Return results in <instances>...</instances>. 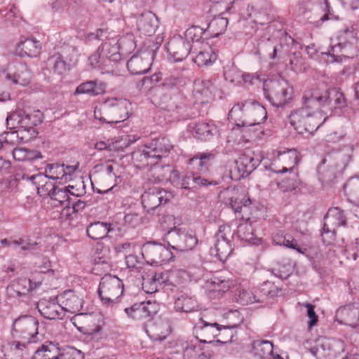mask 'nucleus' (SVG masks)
<instances>
[{"instance_id": "50", "label": "nucleus", "mask_w": 359, "mask_h": 359, "mask_svg": "<svg viewBox=\"0 0 359 359\" xmlns=\"http://www.w3.org/2000/svg\"><path fill=\"white\" fill-rule=\"evenodd\" d=\"M133 159L140 163L139 165L140 167L153 165L157 163V161L151 155L146 147L144 149L135 152Z\"/></svg>"}, {"instance_id": "40", "label": "nucleus", "mask_w": 359, "mask_h": 359, "mask_svg": "<svg viewBox=\"0 0 359 359\" xmlns=\"http://www.w3.org/2000/svg\"><path fill=\"white\" fill-rule=\"evenodd\" d=\"M46 175H38L35 178L40 179V182L47 178L52 180H61L65 181L66 172H65V165L53 163L48 164L45 169Z\"/></svg>"}, {"instance_id": "46", "label": "nucleus", "mask_w": 359, "mask_h": 359, "mask_svg": "<svg viewBox=\"0 0 359 359\" xmlns=\"http://www.w3.org/2000/svg\"><path fill=\"white\" fill-rule=\"evenodd\" d=\"M10 127L11 125L7 126V128L9 129V130L0 135V144L2 146L4 144L15 145L20 142H25L21 139L22 135L20 133V130L18 128H17V130L11 129Z\"/></svg>"}, {"instance_id": "58", "label": "nucleus", "mask_w": 359, "mask_h": 359, "mask_svg": "<svg viewBox=\"0 0 359 359\" xmlns=\"http://www.w3.org/2000/svg\"><path fill=\"white\" fill-rule=\"evenodd\" d=\"M108 87L107 82L95 79L83 82L78 86L75 90H104Z\"/></svg>"}, {"instance_id": "1", "label": "nucleus", "mask_w": 359, "mask_h": 359, "mask_svg": "<svg viewBox=\"0 0 359 359\" xmlns=\"http://www.w3.org/2000/svg\"><path fill=\"white\" fill-rule=\"evenodd\" d=\"M302 99L304 107L289 116L290 124L299 134L313 133L325 121L327 117L323 116L321 108L332 111L347 104L342 91H305Z\"/></svg>"}, {"instance_id": "29", "label": "nucleus", "mask_w": 359, "mask_h": 359, "mask_svg": "<svg viewBox=\"0 0 359 359\" xmlns=\"http://www.w3.org/2000/svg\"><path fill=\"white\" fill-rule=\"evenodd\" d=\"M41 50V42L33 37L20 41L16 46V50L20 56L36 57L40 54Z\"/></svg>"}, {"instance_id": "26", "label": "nucleus", "mask_w": 359, "mask_h": 359, "mask_svg": "<svg viewBox=\"0 0 359 359\" xmlns=\"http://www.w3.org/2000/svg\"><path fill=\"white\" fill-rule=\"evenodd\" d=\"M145 146L157 163L161 158L166 156L172 148L169 140L165 137L153 140Z\"/></svg>"}, {"instance_id": "33", "label": "nucleus", "mask_w": 359, "mask_h": 359, "mask_svg": "<svg viewBox=\"0 0 359 359\" xmlns=\"http://www.w3.org/2000/svg\"><path fill=\"white\" fill-rule=\"evenodd\" d=\"M69 189H74V187L68 186L65 188L56 187L55 190L52 192L50 196V204L55 207L64 206L65 208H69L71 204V198L69 194L74 196V194L71 192Z\"/></svg>"}, {"instance_id": "8", "label": "nucleus", "mask_w": 359, "mask_h": 359, "mask_svg": "<svg viewBox=\"0 0 359 359\" xmlns=\"http://www.w3.org/2000/svg\"><path fill=\"white\" fill-rule=\"evenodd\" d=\"M161 43L153 42L147 50H140L133 55L127 62V68L132 74L147 73L151 65L155 53L159 48Z\"/></svg>"}, {"instance_id": "64", "label": "nucleus", "mask_w": 359, "mask_h": 359, "mask_svg": "<svg viewBox=\"0 0 359 359\" xmlns=\"http://www.w3.org/2000/svg\"><path fill=\"white\" fill-rule=\"evenodd\" d=\"M215 6H218L217 8L219 11H221V14H224L225 12H230L233 4L236 0H210Z\"/></svg>"}, {"instance_id": "10", "label": "nucleus", "mask_w": 359, "mask_h": 359, "mask_svg": "<svg viewBox=\"0 0 359 359\" xmlns=\"http://www.w3.org/2000/svg\"><path fill=\"white\" fill-rule=\"evenodd\" d=\"M193 333L200 342L212 343L219 334V325L204 313L195 324Z\"/></svg>"}, {"instance_id": "56", "label": "nucleus", "mask_w": 359, "mask_h": 359, "mask_svg": "<svg viewBox=\"0 0 359 359\" xmlns=\"http://www.w3.org/2000/svg\"><path fill=\"white\" fill-rule=\"evenodd\" d=\"M116 43L121 55L130 53L135 47L133 36L131 35L121 37L116 41Z\"/></svg>"}, {"instance_id": "19", "label": "nucleus", "mask_w": 359, "mask_h": 359, "mask_svg": "<svg viewBox=\"0 0 359 359\" xmlns=\"http://www.w3.org/2000/svg\"><path fill=\"white\" fill-rule=\"evenodd\" d=\"M128 301L121 305L126 313L135 320H142L149 318L157 312L155 303L150 301L147 302L135 303L129 305Z\"/></svg>"}, {"instance_id": "52", "label": "nucleus", "mask_w": 359, "mask_h": 359, "mask_svg": "<svg viewBox=\"0 0 359 359\" xmlns=\"http://www.w3.org/2000/svg\"><path fill=\"white\" fill-rule=\"evenodd\" d=\"M207 33L206 29H203L199 26H192L186 30L184 33L185 38L184 39L189 43H198L202 39L203 35Z\"/></svg>"}, {"instance_id": "55", "label": "nucleus", "mask_w": 359, "mask_h": 359, "mask_svg": "<svg viewBox=\"0 0 359 359\" xmlns=\"http://www.w3.org/2000/svg\"><path fill=\"white\" fill-rule=\"evenodd\" d=\"M161 73L154 74L151 76H144L137 84V88H144L145 90H153L154 88L160 87L158 83L161 81Z\"/></svg>"}, {"instance_id": "16", "label": "nucleus", "mask_w": 359, "mask_h": 359, "mask_svg": "<svg viewBox=\"0 0 359 359\" xmlns=\"http://www.w3.org/2000/svg\"><path fill=\"white\" fill-rule=\"evenodd\" d=\"M351 159V155L346 151H334L327 154L322 161L326 165L329 177H335L337 174L341 173Z\"/></svg>"}, {"instance_id": "11", "label": "nucleus", "mask_w": 359, "mask_h": 359, "mask_svg": "<svg viewBox=\"0 0 359 359\" xmlns=\"http://www.w3.org/2000/svg\"><path fill=\"white\" fill-rule=\"evenodd\" d=\"M231 233L229 225H221L215 236L214 247L210 249V254L222 262L225 261L233 252L232 244L229 238Z\"/></svg>"}, {"instance_id": "42", "label": "nucleus", "mask_w": 359, "mask_h": 359, "mask_svg": "<svg viewBox=\"0 0 359 359\" xmlns=\"http://www.w3.org/2000/svg\"><path fill=\"white\" fill-rule=\"evenodd\" d=\"M41 282H34L32 283V280L27 278H21L13 283L11 286V290L16 294L17 296H25L29 293V291L35 289Z\"/></svg>"}, {"instance_id": "32", "label": "nucleus", "mask_w": 359, "mask_h": 359, "mask_svg": "<svg viewBox=\"0 0 359 359\" xmlns=\"http://www.w3.org/2000/svg\"><path fill=\"white\" fill-rule=\"evenodd\" d=\"M238 76L242 78L244 83L257 88H262V90H268L271 87L270 83H273V81L269 79L266 74L262 73H245Z\"/></svg>"}, {"instance_id": "18", "label": "nucleus", "mask_w": 359, "mask_h": 359, "mask_svg": "<svg viewBox=\"0 0 359 359\" xmlns=\"http://www.w3.org/2000/svg\"><path fill=\"white\" fill-rule=\"evenodd\" d=\"M194 45L180 36H174L166 44V50L175 62L182 61L191 53Z\"/></svg>"}, {"instance_id": "54", "label": "nucleus", "mask_w": 359, "mask_h": 359, "mask_svg": "<svg viewBox=\"0 0 359 359\" xmlns=\"http://www.w3.org/2000/svg\"><path fill=\"white\" fill-rule=\"evenodd\" d=\"M290 66L291 69L297 73L304 72L307 69L306 64L300 52H294L292 55L290 59Z\"/></svg>"}, {"instance_id": "49", "label": "nucleus", "mask_w": 359, "mask_h": 359, "mask_svg": "<svg viewBox=\"0 0 359 359\" xmlns=\"http://www.w3.org/2000/svg\"><path fill=\"white\" fill-rule=\"evenodd\" d=\"M215 129L214 126L208 123H198L194 128V135L198 139L207 140L212 136V131Z\"/></svg>"}, {"instance_id": "20", "label": "nucleus", "mask_w": 359, "mask_h": 359, "mask_svg": "<svg viewBox=\"0 0 359 359\" xmlns=\"http://www.w3.org/2000/svg\"><path fill=\"white\" fill-rule=\"evenodd\" d=\"M259 160L255 158L253 154H242L236 161V167L231 172V177L235 180L244 178L250 175L259 165Z\"/></svg>"}, {"instance_id": "59", "label": "nucleus", "mask_w": 359, "mask_h": 359, "mask_svg": "<svg viewBox=\"0 0 359 359\" xmlns=\"http://www.w3.org/2000/svg\"><path fill=\"white\" fill-rule=\"evenodd\" d=\"M187 80L183 77H170L165 79L162 83V86L165 89H177L185 88Z\"/></svg>"}, {"instance_id": "15", "label": "nucleus", "mask_w": 359, "mask_h": 359, "mask_svg": "<svg viewBox=\"0 0 359 359\" xmlns=\"http://www.w3.org/2000/svg\"><path fill=\"white\" fill-rule=\"evenodd\" d=\"M247 15L252 21L261 25H266L273 20L271 6L266 0H254L248 5Z\"/></svg>"}, {"instance_id": "48", "label": "nucleus", "mask_w": 359, "mask_h": 359, "mask_svg": "<svg viewBox=\"0 0 359 359\" xmlns=\"http://www.w3.org/2000/svg\"><path fill=\"white\" fill-rule=\"evenodd\" d=\"M273 240L277 245H283L302 252L297 241L290 234L278 233L274 235Z\"/></svg>"}, {"instance_id": "31", "label": "nucleus", "mask_w": 359, "mask_h": 359, "mask_svg": "<svg viewBox=\"0 0 359 359\" xmlns=\"http://www.w3.org/2000/svg\"><path fill=\"white\" fill-rule=\"evenodd\" d=\"M62 299L63 311H66L72 313L79 312L82 307L83 301L72 290H67L61 295Z\"/></svg>"}, {"instance_id": "21", "label": "nucleus", "mask_w": 359, "mask_h": 359, "mask_svg": "<svg viewBox=\"0 0 359 359\" xmlns=\"http://www.w3.org/2000/svg\"><path fill=\"white\" fill-rule=\"evenodd\" d=\"M357 46L348 41L339 43L330 48L326 54L333 58V62H341L344 59H353L358 56Z\"/></svg>"}, {"instance_id": "9", "label": "nucleus", "mask_w": 359, "mask_h": 359, "mask_svg": "<svg viewBox=\"0 0 359 359\" xmlns=\"http://www.w3.org/2000/svg\"><path fill=\"white\" fill-rule=\"evenodd\" d=\"M324 226L321 233L324 243L330 245L334 240L335 229L346 224V217L340 208L335 207L329 209L324 217Z\"/></svg>"}, {"instance_id": "5", "label": "nucleus", "mask_w": 359, "mask_h": 359, "mask_svg": "<svg viewBox=\"0 0 359 359\" xmlns=\"http://www.w3.org/2000/svg\"><path fill=\"white\" fill-rule=\"evenodd\" d=\"M165 240L170 248L180 252L191 250L198 243L195 231L185 226L171 228L165 234Z\"/></svg>"}, {"instance_id": "6", "label": "nucleus", "mask_w": 359, "mask_h": 359, "mask_svg": "<svg viewBox=\"0 0 359 359\" xmlns=\"http://www.w3.org/2000/svg\"><path fill=\"white\" fill-rule=\"evenodd\" d=\"M39 325L36 318L32 316H20L13 323V334L27 344L36 343L40 340Z\"/></svg>"}, {"instance_id": "62", "label": "nucleus", "mask_w": 359, "mask_h": 359, "mask_svg": "<svg viewBox=\"0 0 359 359\" xmlns=\"http://www.w3.org/2000/svg\"><path fill=\"white\" fill-rule=\"evenodd\" d=\"M238 302L245 305L257 302L259 300L257 299L256 295L251 290L239 289Z\"/></svg>"}, {"instance_id": "51", "label": "nucleus", "mask_w": 359, "mask_h": 359, "mask_svg": "<svg viewBox=\"0 0 359 359\" xmlns=\"http://www.w3.org/2000/svg\"><path fill=\"white\" fill-rule=\"evenodd\" d=\"M215 158V154L212 152L199 153L190 159L191 163H196L201 167V171L205 172L208 170L209 163Z\"/></svg>"}, {"instance_id": "2", "label": "nucleus", "mask_w": 359, "mask_h": 359, "mask_svg": "<svg viewBox=\"0 0 359 359\" xmlns=\"http://www.w3.org/2000/svg\"><path fill=\"white\" fill-rule=\"evenodd\" d=\"M266 109L255 100L236 104L229 111L228 118L237 127L259 126L267 117Z\"/></svg>"}, {"instance_id": "63", "label": "nucleus", "mask_w": 359, "mask_h": 359, "mask_svg": "<svg viewBox=\"0 0 359 359\" xmlns=\"http://www.w3.org/2000/svg\"><path fill=\"white\" fill-rule=\"evenodd\" d=\"M176 186L184 189L196 188L195 174L188 173L185 175L177 182Z\"/></svg>"}, {"instance_id": "12", "label": "nucleus", "mask_w": 359, "mask_h": 359, "mask_svg": "<svg viewBox=\"0 0 359 359\" xmlns=\"http://www.w3.org/2000/svg\"><path fill=\"white\" fill-rule=\"evenodd\" d=\"M1 76L10 84L25 87L30 83L32 73L25 63L15 62L9 64L6 70H2Z\"/></svg>"}, {"instance_id": "53", "label": "nucleus", "mask_w": 359, "mask_h": 359, "mask_svg": "<svg viewBox=\"0 0 359 359\" xmlns=\"http://www.w3.org/2000/svg\"><path fill=\"white\" fill-rule=\"evenodd\" d=\"M0 13L6 21H10L12 24H18L21 20L18 10L14 4H10L4 10H0Z\"/></svg>"}, {"instance_id": "3", "label": "nucleus", "mask_w": 359, "mask_h": 359, "mask_svg": "<svg viewBox=\"0 0 359 359\" xmlns=\"http://www.w3.org/2000/svg\"><path fill=\"white\" fill-rule=\"evenodd\" d=\"M123 290L122 280L116 276L105 274L100 280L97 292L104 306L116 308L127 302Z\"/></svg>"}, {"instance_id": "27", "label": "nucleus", "mask_w": 359, "mask_h": 359, "mask_svg": "<svg viewBox=\"0 0 359 359\" xmlns=\"http://www.w3.org/2000/svg\"><path fill=\"white\" fill-rule=\"evenodd\" d=\"M337 315L343 318L344 323L352 328L359 327V306L355 303L339 308Z\"/></svg>"}, {"instance_id": "39", "label": "nucleus", "mask_w": 359, "mask_h": 359, "mask_svg": "<svg viewBox=\"0 0 359 359\" xmlns=\"http://www.w3.org/2000/svg\"><path fill=\"white\" fill-rule=\"evenodd\" d=\"M220 13L215 17L208 24L206 31L208 37H217L223 34L228 25V19L221 15ZM208 38V36H206Z\"/></svg>"}, {"instance_id": "43", "label": "nucleus", "mask_w": 359, "mask_h": 359, "mask_svg": "<svg viewBox=\"0 0 359 359\" xmlns=\"http://www.w3.org/2000/svg\"><path fill=\"white\" fill-rule=\"evenodd\" d=\"M252 348L256 355L262 359H273V344L267 340H255Z\"/></svg>"}, {"instance_id": "44", "label": "nucleus", "mask_w": 359, "mask_h": 359, "mask_svg": "<svg viewBox=\"0 0 359 359\" xmlns=\"http://www.w3.org/2000/svg\"><path fill=\"white\" fill-rule=\"evenodd\" d=\"M278 158L279 161L284 162L285 165L280 170H274V172L277 173H285L287 171H292V168L297 164L298 162L296 151L292 150L279 153Z\"/></svg>"}, {"instance_id": "57", "label": "nucleus", "mask_w": 359, "mask_h": 359, "mask_svg": "<svg viewBox=\"0 0 359 359\" xmlns=\"http://www.w3.org/2000/svg\"><path fill=\"white\" fill-rule=\"evenodd\" d=\"M279 285L280 281L276 283L275 282L266 280L261 285V292L270 297H276L281 290V287Z\"/></svg>"}, {"instance_id": "13", "label": "nucleus", "mask_w": 359, "mask_h": 359, "mask_svg": "<svg viewBox=\"0 0 359 359\" xmlns=\"http://www.w3.org/2000/svg\"><path fill=\"white\" fill-rule=\"evenodd\" d=\"M172 198V193L157 187L149 188L141 197L142 204L148 213L167 203Z\"/></svg>"}, {"instance_id": "30", "label": "nucleus", "mask_w": 359, "mask_h": 359, "mask_svg": "<svg viewBox=\"0 0 359 359\" xmlns=\"http://www.w3.org/2000/svg\"><path fill=\"white\" fill-rule=\"evenodd\" d=\"M231 283L229 279L214 276L208 283V294L212 299L219 298L231 287Z\"/></svg>"}, {"instance_id": "41", "label": "nucleus", "mask_w": 359, "mask_h": 359, "mask_svg": "<svg viewBox=\"0 0 359 359\" xmlns=\"http://www.w3.org/2000/svg\"><path fill=\"white\" fill-rule=\"evenodd\" d=\"M4 355L10 359H22L26 352L25 342L13 341L3 346Z\"/></svg>"}, {"instance_id": "7", "label": "nucleus", "mask_w": 359, "mask_h": 359, "mask_svg": "<svg viewBox=\"0 0 359 359\" xmlns=\"http://www.w3.org/2000/svg\"><path fill=\"white\" fill-rule=\"evenodd\" d=\"M130 104L131 103L126 99H117L116 97L108 99L104 107L107 117L99 118V120L107 123L122 122L129 116Z\"/></svg>"}, {"instance_id": "38", "label": "nucleus", "mask_w": 359, "mask_h": 359, "mask_svg": "<svg viewBox=\"0 0 359 359\" xmlns=\"http://www.w3.org/2000/svg\"><path fill=\"white\" fill-rule=\"evenodd\" d=\"M110 223L95 222L88 226L86 232L89 238L93 240L102 239L106 237L111 230Z\"/></svg>"}, {"instance_id": "37", "label": "nucleus", "mask_w": 359, "mask_h": 359, "mask_svg": "<svg viewBox=\"0 0 359 359\" xmlns=\"http://www.w3.org/2000/svg\"><path fill=\"white\" fill-rule=\"evenodd\" d=\"M265 96L273 106L283 107L293 98V91H264Z\"/></svg>"}, {"instance_id": "36", "label": "nucleus", "mask_w": 359, "mask_h": 359, "mask_svg": "<svg viewBox=\"0 0 359 359\" xmlns=\"http://www.w3.org/2000/svg\"><path fill=\"white\" fill-rule=\"evenodd\" d=\"M100 51L102 52V62L107 61V63L113 62H116L121 59V53L119 50L116 42H105L100 46Z\"/></svg>"}, {"instance_id": "24", "label": "nucleus", "mask_w": 359, "mask_h": 359, "mask_svg": "<svg viewBox=\"0 0 359 359\" xmlns=\"http://www.w3.org/2000/svg\"><path fill=\"white\" fill-rule=\"evenodd\" d=\"M226 318L229 320L236 318L235 322L229 323L226 325H219V337L220 339H217V342L227 343L232 341L233 337L236 335V332L234 330L240 323L242 322V319L240 316V313L237 311H231L226 313Z\"/></svg>"}, {"instance_id": "35", "label": "nucleus", "mask_w": 359, "mask_h": 359, "mask_svg": "<svg viewBox=\"0 0 359 359\" xmlns=\"http://www.w3.org/2000/svg\"><path fill=\"white\" fill-rule=\"evenodd\" d=\"M191 53L196 54L194 61L198 66L208 65L216 60V55L213 53L211 47L208 46V43H205L203 48L198 51L196 45H194Z\"/></svg>"}, {"instance_id": "28", "label": "nucleus", "mask_w": 359, "mask_h": 359, "mask_svg": "<svg viewBox=\"0 0 359 359\" xmlns=\"http://www.w3.org/2000/svg\"><path fill=\"white\" fill-rule=\"evenodd\" d=\"M229 205L236 215V217L248 222L250 211L251 201L249 198L243 196L242 198L231 197L229 199Z\"/></svg>"}, {"instance_id": "17", "label": "nucleus", "mask_w": 359, "mask_h": 359, "mask_svg": "<svg viewBox=\"0 0 359 359\" xmlns=\"http://www.w3.org/2000/svg\"><path fill=\"white\" fill-rule=\"evenodd\" d=\"M75 351L62 352L57 343L46 341L34 352V359H74Z\"/></svg>"}, {"instance_id": "34", "label": "nucleus", "mask_w": 359, "mask_h": 359, "mask_svg": "<svg viewBox=\"0 0 359 359\" xmlns=\"http://www.w3.org/2000/svg\"><path fill=\"white\" fill-rule=\"evenodd\" d=\"M177 311L190 313L197 310L198 305L196 299L187 293L180 294L174 303Z\"/></svg>"}, {"instance_id": "23", "label": "nucleus", "mask_w": 359, "mask_h": 359, "mask_svg": "<svg viewBox=\"0 0 359 359\" xmlns=\"http://www.w3.org/2000/svg\"><path fill=\"white\" fill-rule=\"evenodd\" d=\"M158 19L151 11L141 13L137 19V29L139 32L145 36H151L155 34L158 27Z\"/></svg>"}, {"instance_id": "14", "label": "nucleus", "mask_w": 359, "mask_h": 359, "mask_svg": "<svg viewBox=\"0 0 359 359\" xmlns=\"http://www.w3.org/2000/svg\"><path fill=\"white\" fill-rule=\"evenodd\" d=\"M75 52V48L70 46H64L61 50L48 60V64L55 74L62 75L69 71L71 68L70 62L72 60V55Z\"/></svg>"}, {"instance_id": "4", "label": "nucleus", "mask_w": 359, "mask_h": 359, "mask_svg": "<svg viewBox=\"0 0 359 359\" xmlns=\"http://www.w3.org/2000/svg\"><path fill=\"white\" fill-rule=\"evenodd\" d=\"M43 114L40 110L30 113L24 111H15L6 118V124L11 129L18 128L22 135L21 139L27 142L36 137L38 133L35 126L42 122Z\"/></svg>"}, {"instance_id": "47", "label": "nucleus", "mask_w": 359, "mask_h": 359, "mask_svg": "<svg viewBox=\"0 0 359 359\" xmlns=\"http://www.w3.org/2000/svg\"><path fill=\"white\" fill-rule=\"evenodd\" d=\"M161 244L147 243L143 246L142 256L151 263L158 264V257L161 248Z\"/></svg>"}, {"instance_id": "45", "label": "nucleus", "mask_w": 359, "mask_h": 359, "mask_svg": "<svg viewBox=\"0 0 359 359\" xmlns=\"http://www.w3.org/2000/svg\"><path fill=\"white\" fill-rule=\"evenodd\" d=\"M12 154L13 158L18 161H33L42 158L40 152L23 147L14 149L12 151Z\"/></svg>"}, {"instance_id": "60", "label": "nucleus", "mask_w": 359, "mask_h": 359, "mask_svg": "<svg viewBox=\"0 0 359 359\" xmlns=\"http://www.w3.org/2000/svg\"><path fill=\"white\" fill-rule=\"evenodd\" d=\"M90 65L93 68H100L102 70L105 69L109 64L107 61L102 62V52L98 49L88 57Z\"/></svg>"}, {"instance_id": "61", "label": "nucleus", "mask_w": 359, "mask_h": 359, "mask_svg": "<svg viewBox=\"0 0 359 359\" xmlns=\"http://www.w3.org/2000/svg\"><path fill=\"white\" fill-rule=\"evenodd\" d=\"M238 236L246 241H252L255 238L252 226L245 222L244 224H239L238 227Z\"/></svg>"}, {"instance_id": "22", "label": "nucleus", "mask_w": 359, "mask_h": 359, "mask_svg": "<svg viewBox=\"0 0 359 359\" xmlns=\"http://www.w3.org/2000/svg\"><path fill=\"white\" fill-rule=\"evenodd\" d=\"M146 332L152 340L162 341L171 332L170 322L166 318H156L147 325Z\"/></svg>"}, {"instance_id": "25", "label": "nucleus", "mask_w": 359, "mask_h": 359, "mask_svg": "<svg viewBox=\"0 0 359 359\" xmlns=\"http://www.w3.org/2000/svg\"><path fill=\"white\" fill-rule=\"evenodd\" d=\"M40 313L47 319L62 318L64 314L63 308L55 299H42L37 305Z\"/></svg>"}]
</instances>
